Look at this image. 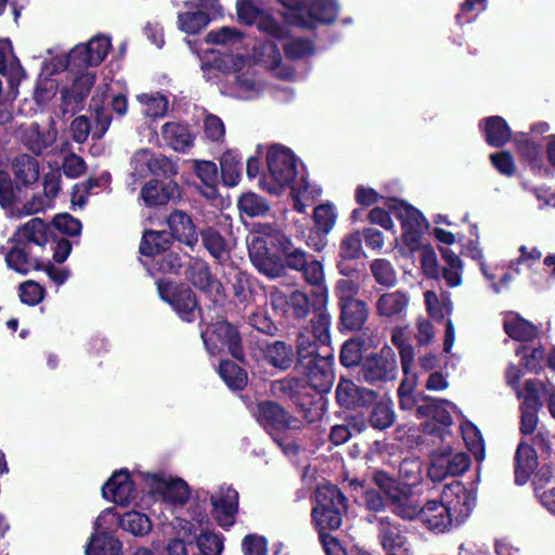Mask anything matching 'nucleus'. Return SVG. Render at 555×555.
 <instances>
[{
    "label": "nucleus",
    "instance_id": "obj_1",
    "mask_svg": "<svg viewBox=\"0 0 555 555\" xmlns=\"http://www.w3.org/2000/svg\"><path fill=\"white\" fill-rule=\"evenodd\" d=\"M374 482L387 495L391 512L398 517L412 520L420 518L431 531L441 533L453 524L464 521L473 511L476 496L460 481L446 485L441 502L433 500L423 507L411 493V487L383 472L374 475Z\"/></svg>",
    "mask_w": 555,
    "mask_h": 555
},
{
    "label": "nucleus",
    "instance_id": "obj_2",
    "mask_svg": "<svg viewBox=\"0 0 555 555\" xmlns=\"http://www.w3.org/2000/svg\"><path fill=\"white\" fill-rule=\"evenodd\" d=\"M266 160L267 171L260 176L258 182L263 191L279 195L291 189L294 209L300 214L321 196V188L310 182L305 172L299 173L297 158L288 147L271 145L267 151Z\"/></svg>",
    "mask_w": 555,
    "mask_h": 555
},
{
    "label": "nucleus",
    "instance_id": "obj_3",
    "mask_svg": "<svg viewBox=\"0 0 555 555\" xmlns=\"http://www.w3.org/2000/svg\"><path fill=\"white\" fill-rule=\"evenodd\" d=\"M204 78L207 81H215L218 78L217 72L225 74V80L220 88L225 95L251 100L257 98L263 90V85L256 77L255 69L251 68L246 59L241 55H231L222 59L215 64L205 63L202 65Z\"/></svg>",
    "mask_w": 555,
    "mask_h": 555
},
{
    "label": "nucleus",
    "instance_id": "obj_4",
    "mask_svg": "<svg viewBox=\"0 0 555 555\" xmlns=\"http://www.w3.org/2000/svg\"><path fill=\"white\" fill-rule=\"evenodd\" d=\"M345 512V498L336 486L322 483L317 487L311 515L313 524L320 531V540L326 555H347L334 537L323 533L326 529H338Z\"/></svg>",
    "mask_w": 555,
    "mask_h": 555
},
{
    "label": "nucleus",
    "instance_id": "obj_5",
    "mask_svg": "<svg viewBox=\"0 0 555 555\" xmlns=\"http://www.w3.org/2000/svg\"><path fill=\"white\" fill-rule=\"evenodd\" d=\"M388 207L395 214V217L401 222L402 241L410 250L421 249V267L424 274L431 279L440 276L437 255L429 245L422 246L421 237L428 223L422 212L408 204L391 199Z\"/></svg>",
    "mask_w": 555,
    "mask_h": 555
},
{
    "label": "nucleus",
    "instance_id": "obj_6",
    "mask_svg": "<svg viewBox=\"0 0 555 555\" xmlns=\"http://www.w3.org/2000/svg\"><path fill=\"white\" fill-rule=\"evenodd\" d=\"M195 522L177 518L173 528L177 538L169 541L167 555H220L223 543L219 535L205 531L202 525L207 520L205 514H198Z\"/></svg>",
    "mask_w": 555,
    "mask_h": 555
},
{
    "label": "nucleus",
    "instance_id": "obj_7",
    "mask_svg": "<svg viewBox=\"0 0 555 555\" xmlns=\"http://www.w3.org/2000/svg\"><path fill=\"white\" fill-rule=\"evenodd\" d=\"M285 10L287 23L314 28L319 24L333 23L338 14L336 0H276Z\"/></svg>",
    "mask_w": 555,
    "mask_h": 555
},
{
    "label": "nucleus",
    "instance_id": "obj_8",
    "mask_svg": "<svg viewBox=\"0 0 555 555\" xmlns=\"http://www.w3.org/2000/svg\"><path fill=\"white\" fill-rule=\"evenodd\" d=\"M278 236H283V233L275 227L270 223H259L246 237L251 262L259 272L270 278L279 276L281 271L268 247L270 244L279 249Z\"/></svg>",
    "mask_w": 555,
    "mask_h": 555
},
{
    "label": "nucleus",
    "instance_id": "obj_9",
    "mask_svg": "<svg viewBox=\"0 0 555 555\" xmlns=\"http://www.w3.org/2000/svg\"><path fill=\"white\" fill-rule=\"evenodd\" d=\"M130 168L128 188L132 192L137 190L140 181L149 175L172 178L179 172L178 164L173 159L149 149H141L132 155Z\"/></svg>",
    "mask_w": 555,
    "mask_h": 555
},
{
    "label": "nucleus",
    "instance_id": "obj_10",
    "mask_svg": "<svg viewBox=\"0 0 555 555\" xmlns=\"http://www.w3.org/2000/svg\"><path fill=\"white\" fill-rule=\"evenodd\" d=\"M256 418L286 454L295 452L297 448L291 443L285 444L279 435L286 429H299L301 427L299 420L288 415L280 404L273 401L260 402Z\"/></svg>",
    "mask_w": 555,
    "mask_h": 555
},
{
    "label": "nucleus",
    "instance_id": "obj_11",
    "mask_svg": "<svg viewBox=\"0 0 555 555\" xmlns=\"http://www.w3.org/2000/svg\"><path fill=\"white\" fill-rule=\"evenodd\" d=\"M235 10L240 23L251 26L268 37L282 40L288 36L287 26L281 24L268 10L261 8L255 0H236Z\"/></svg>",
    "mask_w": 555,
    "mask_h": 555
},
{
    "label": "nucleus",
    "instance_id": "obj_12",
    "mask_svg": "<svg viewBox=\"0 0 555 555\" xmlns=\"http://www.w3.org/2000/svg\"><path fill=\"white\" fill-rule=\"evenodd\" d=\"M202 339L206 350L216 356L228 350L235 359H242L243 349L241 336L235 327L227 321H218L202 332Z\"/></svg>",
    "mask_w": 555,
    "mask_h": 555
},
{
    "label": "nucleus",
    "instance_id": "obj_13",
    "mask_svg": "<svg viewBox=\"0 0 555 555\" xmlns=\"http://www.w3.org/2000/svg\"><path fill=\"white\" fill-rule=\"evenodd\" d=\"M141 478L144 481V490L149 491L154 498L177 505L184 504L190 498V488L181 478L163 473L144 474L141 475Z\"/></svg>",
    "mask_w": 555,
    "mask_h": 555
},
{
    "label": "nucleus",
    "instance_id": "obj_14",
    "mask_svg": "<svg viewBox=\"0 0 555 555\" xmlns=\"http://www.w3.org/2000/svg\"><path fill=\"white\" fill-rule=\"evenodd\" d=\"M144 474L131 475L127 469L115 472L102 487L103 496L121 506L138 504L139 492L135 483L141 482L144 486V481L141 478V475Z\"/></svg>",
    "mask_w": 555,
    "mask_h": 555
},
{
    "label": "nucleus",
    "instance_id": "obj_15",
    "mask_svg": "<svg viewBox=\"0 0 555 555\" xmlns=\"http://www.w3.org/2000/svg\"><path fill=\"white\" fill-rule=\"evenodd\" d=\"M160 298L168 302L181 320L193 322L197 312V301L193 292L188 287H179L167 279L157 282Z\"/></svg>",
    "mask_w": 555,
    "mask_h": 555
},
{
    "label": "nucleus",
    "instance_id": "obj_16",
    "mask_svg": "<svg viewBox=\"0 0 555 555\" xmlns=\"http://www.w3.org/2000/svg\"><path fill=\"white\" fill-rule=\"evenodd\" d=\"M9 244L11 245L10 247H0V254L4 256L5 263L10 270L27 275L30 271L41 268L40 257L33 246L13 238H10Z\"/></svg>",
    "mask_w": 555,
    "mask_h": 555
},
{
    "label": "nucleus",
    "instance_id": "obj_17",
    "mask_svg": "<svg viewBox=\"0 0 555 555\" xmlns=\"http://www.w3.org/2000/svg\"><path fill=\"white\" fill-rule=\"evenodd\" d=\"M108 520L115 521L114 508L104 509L96 518L94 522L96 532L86 547V555H119L120 541L112 533L101 530Z\"/></svg>",
    "mask_w": 555,
    "mask_h": 555
},
{
    "label": "nucleus",
    "instance_id": "obj_18",
    "mask_svg": "<svg viewBox=\"0 0 555 555\" xmlns=\"http://www.w3.org/2000/svg\"><path fill=\"white\" fill-rule=\"evenodd\" d=\"M211 515L220 527L230 528L238 509V492L231 486H221L210 495Z\"/></svg>",
    "mask_w": 555,
    "mask_h": 555
},
{
    "label": "nucleus",
    "instance_id": "obj_19",
    "mask_svg": "<svg viewBox=\"0 0 555 555\" xmlns=\"http://www.w3.org/2000/svg\"><path fill=\"white\" fill-rule=\"evenodd\" d=\"M452 410L455 405L448 400L429 399L426 404L418 405L417 414L430 418L424 424V431L441 437L443 429L452 423Z\"/></svg>",
    "mask_w": 555,
    "mask_h": 555
},
{
    "label": "nucleus",
    "instance_id": "obj_20",
    "mask_svg": "<svg viewBox=\"0 0 555 555\" xmlns=\"http://www.w3.org/2000/svg\"><path fill=\"white\" fill-rule=\"evenodd\" d=\"M469 465V457L463 452L435 454L428 468V476L433 481H441L448 476L463 474Z\"/></svg>",
    "mask_w": 555,
    "mask_h": 555
},
{
    "label": "nucleus",
    "instance_id": "obj_21",
    "mask_svg": "<svg viewBox=\"0 0 555 555\" xmlns=\"http://www.w3.org/2000/svg\"><path fill=\"white\" fill-rule=\"evenodd\" d=\"M253 59L256 63L268 67L276 77L293 79L295 75L293 67L282 62L281 52L271 40L256 44L253 49Z\"/></svg>",
    "mask_w": 555,
    "mask_h": 555
},
{
    "label": "nucleus",
    "instance_id": "obj_22",
    "mask_svg": "<svg viewBox=\"0 0 555 555\" xmlns=\"http://www.w3.org/2000/svg\"><path fill=\"white\" fill-rule=\"evenodd\" d=\"M369 521L377 522L378 539L387 554H410L406 538L403 535L400 526L396 521L387 516L374 517V519H369Z\"/></svg>",
    "mask_w": 555,
    "mask_h": 555
},
{
    "label": "nucleus",
    "instance_id": "obj_23",
    "mask_svg": "<svg viewBox=\"0 0 555 555\" xmlns=\"http://www.w3.org/2000/svg\"><path fill=\"white\" fill-rule=\"evenodd\" d=\"M361 371L367 383L387 382L396 377L397 362L390 350L382 351L378 356L367 358Z\"/></svg>",
    "mask_w": 555,
    "mask_h": 555
},
{
    "label": "nucleus",
    "instance_id": "obj_24",
    "mask_svg": "<svg viewBox=\"0 0 555 555\" xmlns=\"http://www.w3.org/2000/svg\"><path fill=\"white\" fill-rule=\"evenodd\" d=\"M94 82V74L86 72L74 78L69 87H63L61 90L63 111L65 113H74L79 109L86 98L89 95Z\"/></svg>",
    "mask_w": 555,
    "mask_h": 555
},
{
    "label": "nucleus",
    "instance_id": "obj_25",
    "mask_svg": "<svg viewBox=\"0 0 555 555\" xmlns=\"http://www.w3.org/2000/svg\"><path fill=\"white\" fill-rule=\"evenodd\" d=\"M111 48V39L106 36H95L86 44H77L72 49V59L77 60L79 69L98 66L105 59Z\"/></svg>",
    "mask_w": 555,
    "mask_h": 555
},
{
    "label": "nucleus",
    "instance_id": "obj_26",
    "mask_svg": "<svg viewBox=\"0 0 555 555\" xmlns=\"http://www.w3.org/2000/svg\"><path fill=\"white\" fill-rule=\"evenodd\" d=\"M336 399L340 406L347 409L364 408L375 401L376 392L359 387L350 379L341 378L336 387Z\"/></svg>",
    "mask_w": 555,
    "mask_h": 555
},
{
    "label": "nucleus",
    "instance_id": "obj_27",
    "mask_svg": "<svg viewBox=\"0 0 555 555\" xmlns=\"http://www.w3.org/2000/svg\"><path fill=\"white\" fill-rule=\"evenodd\" d=\"M0 74L7 77L12 95L17 94V87L25 78V70L13 53L9 39L0 40Z\"/></svg>",
    "mask_w": 555,
    "mask_h": 555
},
{
    "label": "nucleus",
    "instance_id": "obj_28",
    "mask_svg": "<svg viewBox=\"0 0 555 555\" xmlns=\"http://www.w3.org/2000/svg\"><path fill=\"white\" fill-rule=\"evenodd\" d=\"M179 193V186L173 181H159L157 179L146 182L140 192V199L145 206H163Z\"/></svg>",
    "mask_w": 555,
    "mask_h": 555
},
{
    "label": "nucleus",
    "instance_id": "obj_29",
    "mask_svg": "<svg viewBox=\"0 0 555 555\" xmlns=\"http://www.w3.org/2000/svg\"><path fill=\"white\" fill-rule=\"evenodd\" d=\"M162 138L173 151L185 153L193 146L195 137L188 125L168 121L162 127Z\"/></svg>",
    "mask_w": 555,
    "mask_h": 555
},
{
    "label": "nucleus",
    "instance_id": "obj_30",
    "mask_svg": "<svg viewBox=\"0 0 555 555\" xmlns=\"http://www.w3.org/2000/svg\"><path fill=\"white\" fill-rule=\"evenodd\" d=\"M109 86L107 83L98 87L95 94L90 102V108L94 113V127L92 128V138L101 139L108 130L112 117L107 107L104 105V99L107 96Z\"/></svg>",
    "mask_w": 555,
    "mask_h": 555
},
{
    "label": "nucleus",
    "instance_id": "obj_31",
    "mask_svg": "<svg viewBox=\"0 0 555 555\" xmlns=\"http://www.w3.org/2000/svg\"><path fill=\"white\" fill-rule=\"evenodd\" d=\"M167 223L171 231V235L178 241L190 247L197 244L198 234L196 227L188 214L181 210H176L169 215Z\"/></svg>",
    "mask_w": 555,
    "mask_h": 555
},
{
    "label": "nucleus",
    "instance_id": "obj_32",
    "mask_svg": "<svg viewBox=\"0 0 555 555\" xmlns=\"http://www.w3.org/2000/svg\"><path fill=\"white\" fill-rule=\"evenodd\" d=\"M362 254V237L360 232L347 234L341 240L339 246V261L337 268L340 274L350 276L356 271V268L348 263V261L358 259Z\"/></svg>",
    "mask_w": 555,
    "mask_h": 555
},
{
    "label": "nucleus",
    "instance_id": "obj_33",
    "mask_svg": "<svg viewBox=\"0 0 555 555\" xmlns=\"http://www.w3.org/2000/svg\"><path fill=\"white\" fill-rule=\"evenodd\" d=\"M408 304L409 298L403 292L385 293L376 300V313L385 319H400L404 314Z\"/></svg>",
    "mask_w": 555,
    "mask_h": 555
},
{
    "label": "nucleus",
    "instance_id": "obj_34",
    "mask_svg": "<svg viewBox=\"0 0 555 555\" xmlns=\"http://www.w3.org/2000/svg\"><path fill=\"white\" fill-rule=\"evenodd\" d=\"M192 169L196 177L201 180V193L209 199L218 195V168L214 162L210 160H191Z\"/></svg>",
    "mask_w": 555,
    "mask_h": 555
},
{
    "label": "nucleus",
    "instance_id": "obj_35",
    "mask_svg": "<svg viewBox=\"0 0 555 555\" xmlns=\"http://www.w3.org/2000/svg\"><path fill=\"white\" fill-rule=\"evenodd\" d=\"M57 137L54 127L40 128L38 124H31L23 131L24 144L34 153L41 154L51 146Z\"/></svg>",
    "mask_w": 555,
    "mask_h": 555
},
{
    "label": "nucleus",
    "instance_id": "obj_36",
    "mask_svg": "<svg viewBox=\"0 0 555 555\" xmlns=\"http://www.w3.org/2000/svg\"><path fill=\"white\" fill-rule=\"evenodd\" d=\"M538 466L534 449L526 442H520L515 453V480L525 485Z\"/></svg>",
    "mask_w": 555,
    "mask_h": 555
},
{
    "label": "nucleus",
    "instance_id": "obj_37",
    "mask_svg": "<svg viewBox=\"0 0 555 555\" xmlns=\"http://www.w3.org/2000/svg\"><path fill=\"white\" fill-rule=\"evenodd\" d=\"M526 388L529 395L521 403L520 431L522 435H531L538 424V402L535 393L538 392L537 383L532 379L526 382Z\"/></svg>",
    "mask_w": 555,
    "mask_h": 555
},
{
    "label": "nucleus",
    "instance_id": "obj_38",
    "mask_svg": "<svg viewBox=\"0 0 555 555\" xmlns=\"http://www.w3.org/2000/svg\"><path fill=\"white\" fill-rule=\"evenodd\" d=\"M480 128L483 131L487 143L491 146L501 147L511 140V129L505 119L500 116L485 118L480 122Z\"/></svg>",
    "mask_w": 555,
    "mask_h": 555
},
{
    "label": "nucleus",
    "instance_id": "obj_39",
    "mask_svg": "<svg viewBox=\"0 0 555 555\" xmlns=\"http://www.w3.org/2000/svg\"><path fill=\"white\" fill-rule=\"evenodd\" d=\"M191 283L206 293H220L221 284L215 280L208 264L201 259H192L188 271Z\"/></svg>",
    "mask_w": 555,
    "mask_h": 555
},
{
    "label": "nucleus",
    "instance_id": "obj_40",
    "mask_svg": "<svg viewBox=\"0 0 555 555\" xmlns=\"http://www.w3.org/2000/svg\"><path fill=\"white\" fill-rule=\"evenodd\" d=\"M15 241L25 242L37 248H42L48 243L47 225L39 218H33L24 225L18 228L14 236Z\"/></svg>",
    "mask_w": 555,
    "mask_h": 555
},
{
    "label": "nucleus",
    "instance_id": "obj_41",
    "mask_svg": "<svg viewBox=\"0 0 555 555\" xmlns=\"http://www.w3.org/2000/svg\"><path fill=\"white\" fill-rule=\"evenodd\" d=\"M372 404L374 406L369 417L370 425L379 430L390 427L396 420L391 399L388 396L376 397Z\"/></svg>",
    "mask_w": 555,
    "mask_h": 555
},
{
    "label": "nucleus",
    "instance_id": "obj_42",
    "mask_svg": "<svg viewBox=\"0 0 555 555\" xmlns=\"http://www.w3.org/2000/svg\"><path fill=\"white\" fill-rule=\"evenodd\" d=\"M504 331L511 338L520 341L531 340L538 334V330L533 324L515 312L505 314Z\"/></svg>",
    "mask_w": 555,
    "mask_h": 555
},
{
    "label": "nucleus",
    "instance_id": "obj_43",
    "mask_svg": "<svg viewBox=\"0 0 555 555\" xmlns=\"http://www.w3.org/2000/svg\"><path fill=\"white\" fill-rule=\"evenodd\" d=\"M13 173L17 184H33L40 176L39 163L30 155H20L13 162Z\"/></svg>",
    "mask_w": 555,
    "mask_h": 555
},
{
    "label": "nucleus",
    "instance_id": "obj_44",
    "mask_svg": "<svg viewBox=\"0 0 555 555\" xmlns=\"http://www.w3.org/2000/svg\"><path fill=\"white\" fill-rule=\"evenodd\" d=\"M339 307L340 320L344 327L350 331H357L366 322L369 310L364 301H352Z\"/></svg>",
    "mask_w": 555,
    "mask_h": 555
},
{
    "label": "nucleus",
    "instance_id": "obj_45",
    "mask_svg": "<svg viewBox=\"0 0 555 555\" xmlns=\"http://www.w3.org/2000/svg\"><path fill=\"white\" fill-rule=\"evenodd\" d=\"M245 34L235 27L223 26L210 30L206 36V42L222 46L231 50H240L243 47Z\"/></svg>",
    "mask_w": 555,
    "mask_h": 555
},
{
    "label": "nucleus",
    "instance_id": "obj_46",
    "mask_svg": "<svg viewBox=\"0 0 555 555\" xmlns=\"http://www.w3.org/2000/svg\"><path fill=\"white\" fill-rule=\"evenodd\" d=\"M440 253L446 266L441 271L449 287H456L462 284L463 262L461 258L450 248L441 247Z\"/></svg>",
    "mask_w": 555,
    "mask_h": 555
},
{
    "label": "nucleus",
    "instance_id": "obj_47",
    "mask_svg": "<svg viewBox=\"0 0 555 555\" xmlns=\"http://www.w3.org/2000/svg\"><path fill=\"white\" fill-rule=\"evenodd\" d=\"M202 242L205 248L214 258L220 262L228 260L230 256L229 243L217 230L212 229L211 227L203 229Z\"/></svg>",
    "mask_w": 555,
    "mask_h": 555
},
{
    "label": "nucleus",
    "instance_id": "obj_48",
    "mask_svg": "<svg viewBox=\"0 0 555 555\" xmlns=\"http://www.w3.org/2000/svg\"><path fill=\"white\" fill-rule=\"evenodd\" d=\"M210 22L207 13L196 9H185L178 14V28L189 35H196Z\"/></svg>",
    "mask_w": 555,
    "mask_h": 555
},
{
    "label": "nucleus",
    "instance_id": "obj_49",
    "mask_svg": "<svg viewBox=\"0 0 555 555\" xmlns=\"http://www.w3.org/2000/svg\"><path fill=\"white\" fill-rule=\"evenodd\" d=\"M264 358L274 367L286 370L294 360L293 348L284 341H274L266 347Z\"/></svg>",
    "mask_w": 555,
    "mask_h": 555
},
{
    "label": "nucleus",
    "instance_id": "obj_50",
    "mask_svg": "<svg viewBox=\"0 0 555 555\" xmlns=\"http://www.w3.org/2000/svg\"><path fill=\"white\" fill-rule=\"evenodd\" d=\"M170 235L164 231H147L142 237L140 251L144 256L157 257L170 246Z\"/></svg>",
    "mask_w": 555,
    "mask_h": 555
},
{
    "label": "nucleus",
    "instance_id": "obj_51",
    "mask_svg": "<svg viewBox=\"0 0 555 555\" xmlns=\"http://www.w3.org/2000/svg\"><path fill=\"white\" fill-rule=\"evenodd\" d=\"M242 158L235 151H227L220 159L221 176L224 184L235 186L242 173Z\"/></svg>",
    "mask_w": 555,
    "mask_h": 555
},
{
    "label": "nucleus",
    "instance_id": "obj_52",
    "mask_svg": "<svg viewBox=\"0 0 555 555\" xmlns=\"http://www.w3.org/2000/svg\"><path fill=\"white\" fill-rule=\"evenodd\" d=\"M137 100L147 117L160 118L168 111V99L159 92L141 93L137 95Z\"/></svg>",
    "mask_w": 555,
    "mask_h": 555
},
{
    "label": "nucleus",
    "instance_id": "obj_53",
    "mask_svg": "<svg viewBox=\"0 0 555 555\" xmlns=\"http://www.w3.org/2000/svg\"><path fill=\"white\" fill-rule=\"evenodd\" d=\"M279 251L284 257L285 263L289 269L301 271L307 263L306 253L294 246L288 236H278Z\"/></svg>",
    "mask_w": 555,
    "mask_h": 555
},
{
    "label": "nucleus",
    "instance_id": "obj_54",
    "mask_svg": "<svg viewBox=\"0 0 555 555\" xmlns=\"http://www.w3.org/2000/svg\"><path fill=\"white\" fill-rule=\"evenodd\" d=\"M515 143L518 153L528 160L532 168L542 164V151L539 143L533 141L528 133H517Z\"/></svg>",
    "mask_w": 555,
    "mask_h": 555
},
{
    "label": "nucleus",
    "instance_id": "obj_55",
    "mask_svg": "<svg viewBox=\"0 0 555 555\" xmlns=\"http://www.w3.org/2000/svg\"><path fill=\"white\" fill-rule=\"evenodd\" d=\"M219 374L232 390H242L247 385L246 372L232 361H222L219 365Z\"/></svg>",
    "mask_w": 555,
    "mask_h": 555
},
{
    "label": "nucleus",
    "instance_id": "obj_56",
    "mask_svg": "<svg viewBox=\"0 0 555 555\" xmlns=\"http://www.w3.org/2000/svg\"><path fill=\"white\" fill-rule=\"evenodd\" d=\"M119 522L125 531H128L135 537H143L152 530L151 519L146 515L137 511L124 514Z\"/></svg>",
    "mask_w": 555,
    "mask_h": 555
},
{
    "label": "nucleus",
    "instance_id": "obj_57",
    "mask_svg": "<svg viewBox=\"0 0 555 555\" xmlns=\"http://www.w3.org/2000/svg\"><path fill=\"white\" fill-rule=\"evenodd\" d=\"M255 280L246 272H236L232 281L234 296L241 304L250 305L255 301Z\"/></svg>",
    "mask_w": 555,
    "mask_h": 555
},
{
    "label": "nucleus",
    "instance_id": "obj_58",
    "mask_svg": "<svg viewBox=\"0 0 555 555\" xmlns=\"http://www.w3.org/2000/svg\"><path fill=\"white\" fill-rule=\"evenodd\" d=\"M237 206L241 214L248 217L264 216L270 209L269 203L253 192L243 194L238 199Z\"/></svg>",
    "mask_w": 555,
    "mask_h": 555
},
{
    "label": "nucleus",
    "instance_id": "obj_59",
    "mask_svg": "<svg viewBox=\"0 0 555 555\" xmlns=\"http://www.w3.org/2000/svg\"><path fill=\"white\" fill-rule=\"evenodd\" d=\"M461 430L463 439L476 461H482L485 457L483 442L478 428L474 424L465 422L461 425Z\"/></svg>",
    "mask_w": 555,
    "mask_h": 555
},
{
    "label": "nucleus",
    "instance_id": "obj_60",
    "mask_svg": "<svg viewBox=\"0 0 555 555\" xmlns=\"http://www.w3.org/2000/svg\"><path fill=\"white\" fill-rule=\"evenodd\" d=\"M337 215L334 205L326 203L314 208L313 220L319 232L328 234L336 223Z\"/></svg>",
    "mask_w": 555,
    "mask_h": 555
},
{
    "label": "nucleus",
    "instance_id": "obj_61",
    "mask_svg": "<svg viewBox=\"0 0 555 555\" xmlns=\"http://www.w3.org/2000/svg\"><path fill=\"white\" fill-rule=\"evenodd\" d=\"M371 273L375 281L384 286H393L397 281L396 271L387 259H375L370 264Z\"/></svg>",
    "mask_w": 555,
    "mask_h": 555
},
{
    "label": "nucleus",
    "instance_id": "obj_62",
    "mask_svg": "<svg viewBox=\"0 0 555 555\" xmlns=\"http://www.w3.org/2000/svg\"><path fill=\"white\" fill-rule=\"evenodd\" d=\"M315 338H311L309 333L301 332L297 337V353L299 361L308 360L307 365H315L318 360V344Z\"/></svg>",
    "mask_w": 555,
    "mask_h": 555
},
{
    "label": "nucleus",
    "instance_id": "obj_63",
    "mask_svg": "<svg viewBox=\"0 0 555 555\" xmlns=\"http://www.w3.org/2000/svg\"><path fill=\"white\" fill-rule=\"evenodd\" d=\"M519 253L520 256L518 259L511 261L509 263V268L516 273H520L519 267H525L527 270L531 271L540 264L542 253L537 247L528 248L527 246L521 245L519 247Z\"/></svg>",
    "mask_w": 555,
    "mask_h": 555
},
{
    "label": "nucleus",
    "instance_id": "obj_64",
    "mask_svg": "<svg viewBox=\"0 0 555 555\" xmlns=\"http://www.w3.org/2000/svg\"><path fill=\"white\" fill-rule=\"evenodd\" d=\"M64 69H79L77 60L72 59V51L68 54H56L42 65L41 74L52 76Z\"/></svg>",
    "mask_w": 555,
    "mask_h": 555
}]
</instances>
